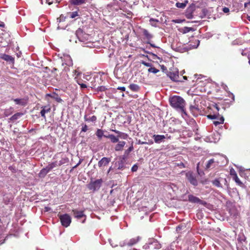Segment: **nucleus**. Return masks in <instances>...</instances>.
I'll list each match as a JSON object with an SVG mask.
<instances>
[{"instance_id":"f257e3e1","label":"nucleus","mask_w":250,"mask_h":250,"mask_svg":"<svg viewBox=\"0 0 250 250\" xmlns=\"http://www.w3.org/2000/svg\"><path fill=\"white\" fill-rule=\"evenodd\" d=\"M209 108L212 110V114L210 113L209 114L207 115L208 118L209 119H217V121H213V124L217 126L220 124H223L224 122V118L223 116L224 113L225 111V108L222 107L221 109L219 107V104L213 103L210 106Z\"/></svg>"},{"instance_id":"f03ea898","label":"nucleus","mask_w":250,"mask_h":250,"mask_svg":"<svg viewBox=\"0 0 250 250\" xmlns=\"http://www.w3.org/2000/svg\"><path fill=\"white\" fill-rule=\"evenodd\" d=\"M171 106L177 110L187 116L185 106L186 103L184 99L179 96H174L169 99Z\"/></svg>"},{"instance_id":"7ed1b4c3","label":"nucleus","mask_w":250,"mask_h":250,"mask_svg":"<svg viewBox=\"0 0 250 250\" xmlns=\"http://www.w3.org/2000/svg\"><path fill=\"white\" fill-rule=\"evenodd\" d=\"M61 165V162L58 163L57 162H53L48 165L45 168L42 169L40 173L39 176L41 178H43L53 168Z\"/></svg>"},{"instance_id":"20e7f679","label":"nucleus","mask_w":250,"mask_h":250,"mask_svg":"<svg viewBox=\"0 0 250 250\" xmlns=\"http://www.w3.org/2000/svg\"><path fill=\"white\" fill-rule=\"evenodd\" d=\"M103 181L102 179H97L95 181L91 180L87 185V188L93 192L98 190L102 186Z\"/></svg>"},{"instance_id":"39448f33","label":"nucleus","mask_w":250,"mask_h":250,"mask_svg":"<svg viewBox=\"0 0 250 250\" xmlns=\"http://www.w3.org/2000/svg\"><path fill=\"white\" fill-rule=\"evenodd\" d=\"M65 64L64 70L65 71L69 70V67L73 65V62L71 57L68 55L63 54V65Z\"/></svg>"},{"instance_id":"423d86ee","label":"nucleus","mask_w":250,"mask_h":250,"mask_svg":"<svg viewBox=\"0 0 250 250\" xmlns=\"http://www.w3.org/2000/svg\"><path fill=\"white\" fill-rule=\"evenodd\" d=\"M167 76L173 81L183 82V80L180 79L179 72L176 70H171L168 73Z\"/></svg>"},{"instance_id":"0eeeda50","label":"nucleus","mask_w":250,"mask_h":250,"mask_svg":"<svg viewBox=\"0 0 250 250\" xmlns=\"http://www.w3.org/2000/svg\"><path fill=\"white\" fill-rule=\"evenodd\" d=\"M186 177L188 181L192 185L196 186L198 185V181L192 172L188 171L186 173Z\"/></svg>"},{"instance_id":"6e6552de","label":"nucleus","mask_w":250,"mask_h":250,"mask_svg":"<svg viewBox=\"0 0 250 250\" xmlns=\"http://www.w3.org/2000/svg\"><path fill=\"white\" fill-rule=\"evenodd\" d=\"M230 175L232 177V179L235 183L239 186L243 187L244 186L243 183L239 180L237 176L236 172L233 168L230 169Z\"/></svg>"},{"instance_id":"1a4fd4ad","label":"nucleus","mask_w":250,"mask_h":250,"mask_svg":"<svg viewBox=\"0 0 250 250\" xmlns=\"http://www.w3.org/2000/svg\"><path fill=\"white\" fill-rule=\"evenodd\" d=\"M188 197V201L190 202L193 203H199L204 206H206L207 205V203L205 201L201 200L199 198L194 196L193 195H189Z\"/></svg>"},{"instance_id":"9d476101","label":"nucleus","mask_w":250,"mask_h":250,"mask_svg":"<svg viewBox=\"0 0 250 250\" xmlns=\"http://www.w3.org/2000/svg\"><path fill=\"white\" fill-rule=\"evenodd\" d=\"M72 212L74 217L78 219H80L83 217H84V220L82 222V223H84L86 219V216L83 213V211H78L77 209H73Z\"/></svg>"},{"instance_id":"9b49d317","label":"nucleus","mask_w":250,"mask_h":250,"mask_svg":"<svg viewBox=\"0 0 250 250\" xmlns=\"http://www.w3.org/2000/svg\"><path fill=\"white\" fill-rule=\"evenodd\" d=\"M110 161V158L103 157L98 162V165L99 167H102L107 166Z\"/></svg>"},{"instance_id":"f8f14e48","label":"nucleus","mask_w":250,"mask_h":250,"mask_svg":"<svg viewBox=\"0 0 250 250\" xmlns=\"http://www.w3.org/2000/svg\"><path fill=\"white\" fill-rule=\"evenodd\" d=\"M71 222V218L67 214H63V227H68Z\"/></svg>"},{"instance_id":"ddd939ff","label":"nucleus","mask_w":250,"mask_h":250,"mask_svg":"<svg viewBox=\"0 0 250 250\" xmlns=\"http://www.w3.org/2000/svg\"><path fill=\"white\" fill-rule=\"evenodd\" d=\"M13 101L16 104L20 105L21 106H25L27 104V100L24 98L21 99H14Z\"/></svg>"},{"instance_id":"4468645a","label":"nucleus","mask_w":250,"mask_h":250,"mask_svg":"<svg viewBox=\"0 0 250 250\" xmlns=\"http://www.w3.org/2000/svg\"><path fill=\"white\" fill-rule=\"evenodd\" d=\"M42 109L41 110L40 113L42 117L45 118V114L48 113L51 110V107L49 105L43 106L42 107Z\"/></svg>"},{"instance_id":"2eb2a0df","label":"nucleus","mask_w":250,"mask_h":250,"mask_svg":"<svg viewBox=\"0 0 250 250\" xmlns=\"http://www.w3.org/2000/svg\"><path fill=\"white\" fill-rule=\"evenodd\" d=\"M0 58L6 62H11L12 64L14 63V62H15L14 58H13L12 56H9L8 55H7L5 54H1V56H0Z\"/></svg>"},{"instance_id":"dca6fc26","label":"nucleus","mask_w":250,"mask_h":250,"mask_svg":"<svg viewBox=\"0 0 250 250\" xmlns=\"http://www.w3.org/2000/svg\"><path fill=\"white\" fill-rule=\"evenodd\" d=\"M118 144L115 146V150L116 151H121L123 149L124 146L126 143L125 141H119L117 142Z\"/></svg>"},{"instance_id":"f3484780","label":"nucleus","mask_w":250,"mask_h":250,"mask_svg":"<svg viewBox=\"0 0 250 250\" xmlns=\"http://www.w3.org/2000/svg\"><path fill=\"white\" fill-rule=\"evenodd\" d=\"M153 138L156 143H160L164 141V140L165 139L166 137L163 135H154L153 136Z\"/></svg>"},{"instance_id":"a211bd4d","label":"nucleus","mask_w":250,"mask_h":250,"mask_svg":"<svg viewBox=\"0 0 250 250\" xmlns=\"http://www.w3.org/2000/svg\"><path fill=\"white\" fill-rule=\"evenodd\" d=\"M111 131L114 132L115 133H116L117 134V136L119 139L121 138V139H126L127 138V136H128L127 134L125 133L119 131L117 130H114V129H112Z\"/></svg>"},{"instance_id":"6ab92c4d","label":"nucleus","mask_w":250,"mask_h":250,"mask_svg":"<svg viewBox=\"0 0 250 250\" xmlns=\"http://www.w3.org/2000/svg\"><path fill=\"white\" fill-rule=\"evenodd\" d=\"M149 247L156 249H159L161 248V245L157 240H153L149 243Z\"/></svg>"},{"instance_id":"aec40b11","label":"nucleus","mask_w":250,"mask_h":250,"mask_svg":"<svg viewBox=\"0 0 250 250\" xmlns=\"http://www.w3.org/2000/svg\"><path fill=\"white\" fill-rule=\"evenodd\" d=\"M215 161L214 159H211L208 161L206 165V169L208 170L210 168H212L215 167Z\"/></svg>"},{"instance_id":"412c9836","label":"nucleus","mask_w":250,"mask_h":250,"mask_svg":"<svg viewBox=\"0 0 250 250\" xmlns=\"http://www.w3.org/2000/svg\"><path fill=\"white\" fill-rule=\"evenodd\" d=\"M104 137L109 139L112 143H116L119 142V138L117 136L113 134H109L108 135H104Z\"/></svg>"},{"instance_id":"4be33fe9","label":"nucleus","mask_w":250,"mask_h":250,"mask_svg":"<svg viewBox=\"0 0 250 250\" xmlns=\"http://www.w3.org/2000/svg\"><path fill=\"white\" fill-rule=\"evenodd\" d=\"M133 150V144L132 143L131 146L125 151L124 154L123 156V159L125 160L127 158L130 152Z\"/></svg>"},{"instance_id":"5701e85b","label":"nucleus","mask_w":250,"mask_h":250,"mask_svg":"<svg viewBox=\"0 0 250 250\" xmlns=\"http://www.w3.org/2000/svg\"><path fill=\"white\" fill-rule=\"evenodd\" d=\"M129 88L133 92H138L140 90V87L137 84L131 83L129 85Z\"/></svg>"},{"instance_id":"b1692460","label":"nucleus","mask_w":250,"mask_h":250,"mask_svg":"<svg viewBox=\"0 0 250 250\" xmlns=\"http://www.w3.org/2000/svg\"><path fill=\"white\" fill-rule=\"evenodd\" d=\"M139 240V237L136 238H133L129 240V241L126 243V245L128 246H132L136 244Z\"/></svg>"},{"instance_id":"393cba45","label":"nucleus","mask_w":250,"mask_h":250,"mask_svg":"<svg viewBox=\"0 0 250 250\" xmlns=\"http://www.w3.org/2000/svg\"><path fill=\"white\" fill-rule=\"evenodd\" d=\"M186 17L188 19H190L193 18L192 8H188L186 12Z\"/></svg>"},{"instance_id":"a878e982","label":"nucleus","mask_w":250,"mask_h":250,"mask_svg":"<svg viewBox=\"0 0 250 250\" xmlns=\"http://www.w3.org/2000/svg\"><path fill=\"white\" fill-rule=\"evenodd\" d=\"M23 115V114L22 113L18 112L15 113L12 116H11L9 119L10 121H14L19 119L21 116Z\"/></svg>"},{"instance_id":"bb28decb","label":"nucleus","mask_w":250,"mask_h":250,"mask_svg":"<svg viewBox=\"0 0 250 250\" xmlns=\"http://www.w3.org/2000/svg\"><path fill=\"white\" fill-rule=\"evenodd\" d=\"M188 3V0H185L184 2L181 3V2H177L176 3V6L179 8H182L184 9L186 7L187 4Z\"/></svg>"},{"instance_id":"cd10ccee","label":"nucleus","mask_w":250,"mask_h":250,"mask_svg":"<svg viewBox=\"0 0 250 250\" xmlns=\"http://www.w3.org/2000/svg\"><path fill=\"white\" fill-rule=\"evenodd\" d=\"M70 2L74 5H79L85 3V0H70Z\"/></svg>"},{"instance_id":"c85d7f7f","label":"nucleus","mask_w":250,"mask_h":250,"mask_svg":"<svg viewBox=\"0 0 250 250\" xmlns=\"http://www.w3.org/2000/svg\"><path fill=\"white\" fill-rule=\"evenodd\" d=\"M96 135L98 137V138L100 140L102 138V137L104 136V131L101 129H98L96 132Z\"/></svg>"},{"instance_id":"c756f323","label":"nucleus","mask_w":250,"mask_h":250,"mask_svg":"<svg viewBox=\"0 0 250 250\" xmlns=\"http://www.w3.org/2000/svg\"><path fill=\"white\" fill-rule=\"evenodd\" d=\"M143 32L144 35L147 40H150L152 38V35L150 34L147 30L144 29Z\"/></svg>"},{"instance_id":"7c9ffc66","label":"nucleus","mask_w":250,"mask_h":250,"mask_svg":"<svg viewBox=\"0 0 250 250\" xmlns=\"http://www.w3.org/2000/svg\"><path fill=\"white\" fill-rule=\"evenodd\" d=\"M147 71H148V72H149V73H152L154 74H156L159 72V69H156L154 67H152V66L151 67L149 68L148 69Z\"/></svg>"},{"instance_id":"2f4dec72","label":"nucleus","mask_w":250,"mask_h":250,"mask_svg":"<svg viewBox=\"0 0 250 250\" xmlns=\"http://www.w3.org/2000/svg\"><path fill=\"white\" fill-rule=\"evenodd\" d=\"M84 120L86 121H90V122H94L96 121L97 117H96V116L93 115L92 116L89 117V118H87L86 117V116H84Z\"/></svg>"},{"instance_id":"473e14b6","label":"nucleus","mask_w":250,"mask_h":250,"mask_svg":"<svg viewBox=\"0 0 250 250\" xmlns=\"http://www.w3.org/2000/svg\"><path fill=\"white\" fill-rule=\"evenodd\" d=\"M124 162L121 160L118 162V169L123 170L125 168Z\"/></svg>"},{"instance_id":"72a5a7b5","label":"nucleus","mask_w":250,"mask_h":250,"mask_svg":"<svg viewBox=\"0 0 250 250\" xmlns=\"http://www.w3.org/2000/svg\"><path fill=\"white\" fill-rule=\"evenodd\" d=\"M212 183L214 186H215L218 188L221 187V185L220 184V182L219 180L217 179H216L212 181Z\"/></svg>"},{"instance_id":"f704fd0d","label":"nucleus","mask_w":250,"mask_h":250,"mask_svg":"<svg viewBox=\"0 0 250 250\" xmlns=\"http://www.w3.org/2000/svg\"><path fill=\"white\" fill-rule=\"evenodd\" d=\"M77 16H78V13L77 11L69 12L67 14V16L70 17L71 18H74Z\"/></svg>"},{"instance_id":"c9c22d12","label":"nucleus","mask_w":250,"mask_h":250,"mask_svg":"<svg viewBox=\"0 0 250 250\" xmlns=\"http://www.w3.org/2000/svg\"><path fill=\"white\" fill-rule=\"evenodd\" d=\"M189 109L190 111L192 113L193 115H194V112L199 111L198 108L193 105H190Z\"/></svg>"},{"instance_id":"e433bc0d","label":"nucleus","mask_w":250,"mask_h":250,"mask_svg":"<svg viewBox=\"0 0 250 250\" xmlns=\"http://www.w3.org/2000/svg\"><path fill=\"white\" fill-rule=\"evenodd\" d=\"M182 30L184 33H187L191 31H193V29L191 27H184L183 28Z\"/></svg>"},{"instance_id":"4c0bfd02","label":"nucleus","mask_w":250,"mask_h":250,"mask_svg":"<svg viewBox=\"0 0 250 250\" xmlns=\"http://www.w3.org/2000/svg\"><path fill=\"white\" fill-rule=\"evenodd\" d=\"M61 0H46V2L49 4L50 5L52 4L55 1L56 3H60Z\"/></svg>"},{"instance_id":"58836bf2","label":"nucleus","mask_w":250,"mask_h":250,"mask_svg":"<svg viewBox=\"0 0 250 250\" xmlns=\"http://www.w3.org/2000/svg\"><path fill=\"white\" fill-rule=\"evenodd\" d=\"M83 34V31L80 29L79 28L76 32V34L78 36V38H80V37Z\"/></svg>"},{"instance_id":"ea45409f","label":"nucleus","mask_w":250,"mask_h":250,"mask_svg":"<svg viewBox=\"0 0 250 250\" xmlns=\"http://www.w3.org/2000/svg\"><path fill=\"white\" fill-rule=\"evenodd\" d=\"M106 89V88L104 86H100L97 88L98 91H104Z\"/></svg>"},{"instance_id":"a19ab883","label":"nucleus","mask_w":250,"mask_h":250,"mask_svg":"<svg viewBox=\"0 0 250 250\" xmlns=\"http://www.w3.org/2000/svg\"><path fill=\"white\" fill-rule=\"evenodd\" d=\"M142 64H143V65H144L146 66L149 67V68L152 66V65L151 63L147 62L145 61H142Z\"/></svg>"},{"instance_id":"79ce46f5","label":"nucleus","mask_w":250,"mask_h":250,"mask_svg":"<svg viewBox=\"0 0 250 250\" xmlns=\"http://www.w3.org/2000/svg\"><path fill=\"white\" fill-rule=\"evenodd\" d=\"M138 168V166L136 164H135L132 166V167L131 168V171L132 172L136 171L137 170Z\"/></svg>"},{"instance_id":"37998d69","label":"nucleus","mask_w":250,"mask_h":250,"mask_svg":"<svg viewBox=\"0 0 250 250\" xmlns=\"http://www.w3.org/2000/svg\"><path fill=\"white\" fill-rule=\"evenodd\" d=\"M73 73H74V75L72 74L73 76H74V75H76V76L75 77V79H76L77 77L80 75V73L78 72L76 70L72 69Z\"/></svg>"},{"instance_id":"c03bdc74","label":"nucleus","mask_w":250,"mask_h":250,"mask_svg":"<svg viewBox=\"0 0 250 250\" xmlns=\"http://www.w3.org/2000/svg\"><path fill=\"white\" fill-rule=\"evenodd\" d=\"M88 130L87 126L86 125H84L82 128V132H86Z\"/></svg>"},{"instance_id":"a18cd8bd","label":"nucleus","mask_w":250,"mask_h":250,"mask_svg":"<svg viewBox=\"0 0 250 250\" xmlns=\"http://www.w3.org/2000/svg\"><path fill=\"white\" fill-rule=\"evenodd\" d=\"M58 216L60 219V222L62 225V214H61L60 212L58 214Z\"/></svg>"},{"instance_id":"49530a36","label":"nucleus","mask_w":250,"mask_h":250,"mask_svg":"<svg viewBox=\"0 0 250 250\" xmlns=\"http://www.w3.org/2000/svg\"><path fill=\"white\" fill-rule=\"evenodd\" d=\"M223 11L225 13H228L229 12V8L225 7L223 8Z\"/></svg>"},{"instance_id":"de8ad7c7","label":"nucleus","mask_w":250,"mask_h":250,"mask_svg":"<svg viewBox=\"0 0 250 250\" xmlns=\"http://www.w3.org/2000/svg\"><path fill=\"white\" fill-rule=\"evenodd\" d=\"M117 89L122 91H125V87L124 86H119L117 88Z\"/></svg>"},{"instance_id":"09e8293b","label":"nucleus","mask_w":250,"mask_h":250,"mask_svg":"<svg viewBox=\"0 0 250 250\" xmlns=\"http://www.w3.org/2000/svg\"><path fill=\"white\" fill-rule=\"evenodd\" d=\"M78 84L80 85L81 88H86L87 86L84 83H80L79 82H78Z\"/></svg>"},{"instance_id":"8fccbe9b","label":"nucleus","mask_w":250,"mask_h":250,"mask_svg":"<svg viewBox=\"0 0 250 250\" xmlns=\"http://www.w3.org/2000/svg\"><path fill=\"white\" fill-rule=\"evenodd\" d=\"M183 227V226H180V225L178 226L176 228V230H177V231H179L180 230H181V229H182V227Z\"/></svg>"},{"instance_id":"3c124183","label":"nucleus","mask_w":250,"mask_h":250,"mask_svg":"<svg viewBox=\"0 0 250 250\" xmlns=\"http://www.w3.org/2000/svg\"><path fill=\"white\" fill-rule=\"evenodd\" d=\"M138 144L143 145V144H148V143H147L146 142H142L141 141L139 140Z\"/></svg>"},{"instance_id":"603ef678","label":"nucleus","mask_w":250,"mask_h":250,"mask_svg":"<svg viewBox=\"0 0 250 250\" xmlns=\"http://www.w3.org/2000/svg\"><path fill=\"white\" fill-rule=\"evenodd\" d=\"M61 17H62V15H60V16L58 18H57V22H61Z\"/></svg>"},{"instance_id":"864d4df0","label":"nucleus","mask_w":250,"mask_h":250,"mask_svg":"<svg viewBox=\"0 0 250 250\" xmlns=\"http://www.w3.org/2000/svg\"><path fill=\"white\" fill-rule=\"evenodd\" d=\"M5 26V24L4 23V22H0V27H4Z\"/></svg>"},{"instance_id":"5fc2aeb1","label":"nucleus","mask_w":250,"mask_h":250,"mask_svg":"<svg viewBox=\"0 0 250 250\" xmlns=\"http://www.w3.org/2000/svg\"><path fill=\"white\" fill-rule=\"evenodd\" d=\"M80 163H81V161H80L76 165H75V166H74L73 167V168H76L80 165Z\"/></svg>"},{"instance_id":"6e6d98bb","label":"nucleus","mask_w":250,"mask_h":250,"mask_svg":"<svg viewBox=\"0 0 250 250\" xmlns=\"http://www.w3.org/2000/svg\"><path fill=\"white\" fill-rule=\"evenodd\" d=\"M4 114L6 116H8L9 115V113L8 112V110H6L4 112Z\"/></svg>"},{"instance_id":"4d7b16f0","label":"nucleus","mask_w":250,"mask_h":250,"mask_svg":"<svg viewBox=\"0 0 250 250\" xmlns=\"http://www.w3.org/2000/svg\"><path fill=\"white\" fill-rule=\"evenodd\" d=\"M56 98V97H55ZM56 99L58 101V102H61L62 101L61 98H58L57 97H56Z\"/></svg>"},{"instance_id":"13d9d810","label":"nucleus","mask_w":250,"mask_h":250,"mask_svg":"<svg viewBox=\"0 0 250 250\" xmlns=\"http://www.w3.org/2000/svg\"><path fill=\"white\" fill-rule=\"evenodd\" d=\"M183 78L184 80H188V78L187 76H183Z\"/></svg>"},{"instance_id":"bf43d9fd","label":"nucleus","mask_w":250,"mask_h":250,"mask_svg":"<svg viewBox=\"0 0 250 250\" xmlns=\"http://www.w3.org/2000/svg\"><path fill=\"white\" fill-rule=\"evenodd\" d=\"M111 170V167H110L109 168V169H108V171H107V173H108L110 171V170Z\"/></svg>"},{"instance_id":"052dcab7","label":"nucleus","mask_w":250,"mask_h":250,"mask_svg":"<svg viewBox=\"0 0 250 250\" xmlns=\"http://www.w3.org/2000/svg\"><path fill=\"white\" fill-rule=\"evenodd\" d=\"M162 68L163 69H164V68H165V69H166V68L164 65H162Z\"/></svg>"},{"instance_id":"680f3d73","label":"nucleus","mask_w":250,"mask_h":250,"mask_svg":"<svg viewBox=\"0 0 250 250\" xmlns=\"http://www.w3.org/2000/svg\"><path fill=\"white\" fill-rule=\"evenodd\" d=\"M150 21H155V20L154 19H151Z\"/></svg>"},{"instance_id":"e2e57ef3","label":"nucleus","mask_w":250,"mask_h":250,"mask_svg":"<svg viewBox=\"0 0 250 250\" xmlns=\"http://www.w3.org/2000/svg\"><path fill=\"white\" fill-rule=\"evenodd\" d=\"M150 45H151V46H152V47H155V45H153V44H150Z\"/></svg>"},{"instance_id":"0e129e2a","label":"nucleus","mask_w":250,"mask_h":250,"mask_svg":"<svg viewBox=\"0 0 250 250\" xmlns=\"http://www.w3.org/2000/svg\"><path fill=\"white\" fill-rule=\"evenodd\" d=\"M57 28H58V29H61V28L59 26H58L57 27Z\"/></svg>"},{"instance_id":"69168bd1","label":"nucleus","mask_w":250,"mask_h":250,"mask_svg":"<svg viewBox=\"0 0 250 250\" xmlns=\"http://www.w3.org/2000/svg\"><path fill=\"white\" fill-rule=\"evenodd\" d=\"M211 1H216L217 0H210Z\"/></svg>"},{"instance_id":"338daca9","label":"nucleus","mask_w":250,"mask_h":250,"mask_svg":"<svg viewBox=\"0 0 250 250\" xmlns=\"http://www.w3.org/2000/svg\"><path fill=\"white\" fill-rule=\"evenodd\" d=\"M248 19L250 21V17H248Z\"/></svg>"},{"instance_id":"774afa93","label":"nucleus","mask_w":250,"mask_h":250,"mask_svg":"<svg viewBox=\"0 0 250 250\" xmlns=\"http://www.w3.org/2000/svg\"><path fill=\"white\" fill-rule=\"evenodd\" d=\"M247 3H245V6H246V5H247Z\"/></svg>"}]
</instances>
